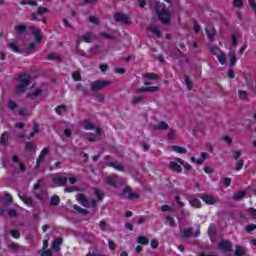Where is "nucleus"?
I'll return each instance as SVG.
<instances>
[{
    "label": "nucleus",
    "instance_id": "nucleus-62",
    "mask_svg": "<svg viewBox=\"0 0 256 256\" xmlns=\"http://www.w3.org/2000/svg\"><path fill=\"white\" fill-rule=\"evenodd\" d=\"M8 247L12 251H19V244H17V243H12V244L8 245Z\"/></svg>",
    "mask_w": 256,
    "mask_h": 256
},
{
    "label": "nucleus",
    "instance_id": "nucleus-24",
    "mask_svg": "<svg viewBox=\"0 0 256 256\" xmlns=\"http://www.w3.org/2000/svg\"><path fill=\"white\" fill-rule=\"evenodd\" d=\"M15 31L18 33V35H23V33H25V31H27V25L20 24L15 27Z\"/></svg>",
    "mask_w": 256,
    "mask_h": 256
},
{
    "label": "nucleus",
    "instance_id": "nucleus-13",
    "mask_svg": "<svg viewBox=\"0 0 256 256\" xmlns=\"http://www.w3.org/2000/svg\"><path fill=\"white\" fill-rule=\"evenodd\" d=\"M106 183L110 185L111 187H119L121 185V182L117 179V176H107Z\"/></svg>",
    "mask_w": 256,
    "mask_h": 256
},
{
    "label": "nucleus",
    "instance_id": "nucleus-45",
    "mask_svg": "<svg viewBox=\"0 0 256 256\" xmlns=\"http://www.w3.org/2000/svg\"><path fill=\"white\" fill-rule=\"evenodd\" d=\"M145 99V96H139V97H134L131 100L132 105H137V103H141Z\"/></svg>",
    "mask_w": 256,
    "mask_h": 256
},
{
    "label": "nucleus",
    "instance_id": "nucleus-19",
    "mask_svg": "<svg viewBox=\"0 0 256 256\" xmlns=\"http://www.w3.org/2000/svg\"><path fill=\"white\" fill-rule=\"evenodd\" d=\"M61 203V198L59 196L55 195L50 198V206L51 207H57Z\"/></svg>",
    "mask_w": 256,
    "mask_h": 256
},
{
    "label": "nucleus",
    "instance_id": "nucleus-22",
    "mask_svg": "<svg viewBox=\"0 0 256 256\" xmlns=\"http://www.w3.org/2000/svg\"><path fill=\"white\" fill-rule=\"evenodd\" d=\"M246 195L247 192L241 190L238 193L234 194L232 199H234V201H241V199H243Z\"/></svg>",
    "mask_w": 256,
    "mask_h": 256
},
{
    "label": "nucleus",
    "instance_id": "nucleus-38",
    "mask_svg": "<svg viewBox=\"0 0 256 256\" xmlns=\"http://www.w3.org/2000/svg\"><path fill=\"white\" fill-rule=\"evenodd\" d=\"M81 41H84V43H91V33L88 32L80 37Z\"/></svg>",
    "mask_w": 256,
    "mask_h": 256
},
{
    "label": "nucleus",
    "instance_id": "nucleus-17",
    "mask_svg": "<svg viewBox=\"0 0 256 256\" xmlns=\"http://www.w3.org/2000/svg\"><path fill=\"white\" fill-rule=\"evenodd\" d=\"M154 129L157 131H167V129H169V124L165 121H161L158 125L154 126Z\"/></svg>",
    "mask_w": 256,
    "mask_h": 256
},
{
    "label": "nucleus",
    "instance_id": "nucleus-61",
    "mask_svg": "<svg viewBox=\"0 0 256 256\" xmlns=\"http://www.w3.org/2000/svg\"><path fill=\"white\" fill-rule=\"evenodd\" d=\"M239 157H241V150L234 151L232 159L239 160Z\"/></svg>",
    "mask_w": 256,
    "mask_h": 256
},
{
    "label": "nucleus",
    "instance_id": "nucleus-3",
    "mask_svg": "<svg viewBox=\"0 0 256 256\" xmlns=\"http://www.w3.org/2000/svg\"><path fill=\"white\" fill-rule=\"evenodd\" d=\"M111 85V81L109 80H95L90 85V90L93 93H97L98 91H103L105 87H109Z\"/></svg>",
    "mask_w": 256,
    "mask_h": 256
},
{
    "label": "nucleus",
    "instance_id": "nucleus-18",
    "mask_svg": "<svg viewBox=\"0 0 256 256\" xmlns=\"http://www.w3.org/2000/svg\"><path fill=\"white\" fill-rule=\"evenodd\" d=\"M170 169H172V171H176L177 173L183 172V168H181V165H179L177 162H170Z\"/></svg>",
    "mask_w": 256,
    "mask_h": 256
},
{
    "label": "nucleus",
    "instance_id": "nucleus-16",
    "mask_svg": "<svg viewBox=\"0 0 256 256\" xmlns=\"http://www.w3.org/2000/svg\"><path fill=\"white\" fill-rule=\"evenodd\" d=\"M63 244V238H56L53 242H52V249L54 251H59V249H61V245Z\"/></svg>",
    "mask_w": 256,
    "mask_h": 256
},
{
    "label": "nucleus",
    "instance_id": "nucleus-2",
    "mask_svg": "<svg viewBox=\"0 0 256 256\" xmlns=\"http://www.w3.org/2000/svg\"><path fill=\"white\" fill-rule=\"evenodd\" d=\"M18 85L16 86V93H25L27 87L31 85V77L27 74H21L18 77Z\"/></svg>",
    "mask_w": 256,
    "mask_h": 256
},
{
    "label": "nucleus",
    "instance_id": "nucleus-60",
    "mask_svg": "<svg viewBox=\"0 0 256 256\" xmlns=\"http://www.w3.org/2000/svg\"><path fill=\"white\" fill-rule=\"evenodd\" d=\"M159 247V241L157 239L151 240V249H157Z\"/></svg>",
    "mask_w": 256,
    "mask_h": 256
},
{
    "label": "nucleus",
    "instance_id": "nucleus-44",
    "mask_svg": "<svg viewBox=\"0 0 256 256\" xmlns=\"http://www.w3.org/2000/svg\"><path fill=\"white\" fill-rule=\"evenodd\" d=\"M77 91H81L83 95H89V89L86 87H83L81 84L77 86Z\"/></svg>",
    "mask_w": 256,
    "mask_h": 256
},
{
    "label": "nucleus",
    "instance_id": "nucleus-34",
    "mask_svg": "<svg viewBox=\"0 0 256 256\" xmlns=\"http://www.w3.org/2000/svg\"><path fill=\"white\" fill-rule=\"evenodd\" d=\"M20 5H31L32 7H37L38 3L35 0H22Z\"/></svg>",
    "mask_w": 256,
    "mask_h": 256
},
{
    "label": "nucleus",
    "instance_id": "nucleus-32",
    "mask_svg": "<svg viewBox=\"0 0 256 256\" xmlns=\"http://www.w3.org/2000/svg\"><path fill=\"white\" fill-rule=\"evenodd\" d=\"M73 209L75 211H77L78 213H80V215H89V211L87 209H84V208H81L80 206L78 205H74L73 206Z\"/></svg>",
    "mask_w": 256,
    "mask_h": 256
},
{
    "label": "nucleus",
    "instance_id": "nucleus-58",
    "mask_svg": "<svg viewBox=\"0 0 256 256\" xmlns=\"http://www.w3.org/2000/svg\"><path fill=\"white\" fill-rule=\"evenodd\" d=\"M221 52V50L219 49V47H217V46H213L212 48H211V53H212V55H217L218 57H219V53Z\"/></svg>",
    "mask_w": 256,
    "mask_h": 256
},
{
    "label": "nucleus",
    "instance_id": "nucleus-52",
    "mask_svg": "<svg viewBox=\"0 0 256 256\" xmlns=\"http://www.w3.org/2000/svg\"><path fill=\"white\" fill-rule=\"evenodd\" d=\"M4 201L8 204L11 205V203H13V197L11 196V194H6L4 196Z\"/></svg>",
    "mask_w": 256,
    "mask_h": 256
},
{
    "label": "nucleus",
    "instance_id": "nucleus-5",
    "mask_svg": "<svg viewBox=\"0 0 256 256\" xmlns=\"http://www.w3.org/2000/svg\"><path fill=\"white\" fill-rule=\"evenodd\" d=\"M218 247L223 253H231L233 251V244L229 240H222L219 244Z\"/></svg>",
    "mask_w": 256,
    "mask_h": 256
},
{
    "label": "nucleus",
    "instance_id": "nucleus-9",
    "mask_svg": "<svg viewBox=\"0 0 256 256\" xmlns=\"http://www.w3.org/2000/svg\"><path fill=\"white\" fill-rule=\"evenodd\" d=\"M159 91V87L157 86H149V87H142L136 89L135 93L141 94V93H157Z\"/></svg>",
    "mask_w": 256,
    "mask_h": 256
},
{
    "label": "nucleus",
    "instance_id": "nucleus-26",
    "mask_svg": "<svg viewBox=\"0 0 256 256\" xmlns=\"http://www.w3.org/2000/svg\"><path fill=\"white\" fill-rule=\"evenodd\" d=\"M8 141H9V133L8 132L2 133L0 136L1 145H6Z\"/></svg>",
    "mask_w": 256,
    "mask_h": 256
},
{
    "label": "nucleus",
    "instance_id": "nucleus-46",
    "mask_svg": "<svg viewBox=\"0 0 256 256\" xmlns=\"http://www.w3.org/2000/svg\"><path fill=\"white\" fill-rule=\"evenodd\" d=\"M86 138L88 141H90V143H95V141H97V136H95L93 133H88Z\"/></svg>",
    "mask_w": 256,
    "mask_h": 256
},
{
    "label": "nucleus",
    "instance_id": "nucleus-39",
    "mask_svg": "<svg viewBox=\"0 0 256 256\" xmlns=\"http://www.w3.org/2000/svg\"><path fill=\"white\" fill-rule=\"evenodd\" d=\"M244 161L243 159L236 160L235 171H241L243 169Z\"/></svg>",
    "mask_w": 256,
    "mask_h": 256
},
{
    "label": "nucleus",
    "instance_id": "nucleus-35",
    "mask_svg": "<svg viewBox=\"0 0 256 256\" xmlns=\"http://www.w3.org/2000/svg\"><path fill=\"white\" fill-rule=\"evenodd\" d=\"M8 47H9V49H11V51H14V53H21L19 46H17V44H15V42H10L8 44Z\"/></svg>",
    "mask_w": 256,
    "mask_h": 256
},
{
    "label": "nucleus",
    "instance_id": "nucleus-47",
    "mask_svg": "<svg viewBox=\"0 0 256 256\" xmlns=\"http://www.w3.org/2000/svg\"><path fill=\"white\" fill-rule=\"evenodd\" d=\"M149 31H151V33H153V35H155L157 37H161V31L159 30L158 27L149 28Z\"/></svg>",
    "mask_w": 256,
    "mask_h": 256
},
{
    "label": "nucleus",
    "instance_id": "nucleus-6",
    "mask_svg": "<svg viewBox=\"0 0 256 256\" xmlns=\"http://www.w3.org/2000/svg\"><path fill=\"white\" fill-rule=\"evenodd\" d=\"M114 19L117 22L124 23L125 25H131V21H129V16H127L123 12H117L114 14Z\"/></svg>",
    "mask_w": 256,
    "mask_h": 256
},
{
    "label": "nucleus",
    "instance_id": "nucleus-1",
    "mask_svg": "<svg viewBox=\"0 0 256 256\" xmlns=\"http://www.w3.org/2000/svg\"><path fill=\"white\" fill-rule=\"evenodd\" d=\"M156 15L163 25H169L171 23V10L166 5L159 10V3H156Z\"/></svg>",
    "mask_w": 256,
    "mask_h": 256
},
{
    "label": "nucleus",
    "instance_id": "nucleus-11",
    "mask_svg": "<svg viewBox=\"0 0 256 256\" xmlns=\"http://www.w3.org/2000/svg\"><path fill=\"white\" fill-rule=\"evenodd\" d=\"M76 199L80 203V205H82V207H86V209H89V207H91V205L89 204V200L87 199V197H85V194H77Z\"/></svg>",
    "mask_w": 256,
    "mask_h": 256
},
{
    "label": "nucleus",
    "instance_id": "nucleus-51",
    "mask_svg": "<svg viewBox=\"0 0 256 256\" xmlns=\"http://www.w3.org/2000/svg\"><path fill=\"white\" fill-rule=\"evenodd\" d=\"M100 37H104L105 39H110V40L115 39V35L108 34V33H105V32L100 33Z\"/></svg>",
    "mask_w": 256,
    "mask_h": 256
},
{
    "label": "nucleus",
    "instance_id": "nucleus-29",
    "mask_svg": "<svg viewBox=\"0 0 256 256\" xmlns=\"http://www.w3.org/2000/svg\"><path fill=\"white\" fill-rule=\"evenodd\" d=\"M189 203L192 207H196L197 209H201V200L195 198V199H190Z\"/></svg>",
    "mask_w": 256,
    "mask_h": 256
},
{
    "label": "nucleus",
    "instance_id": "nucleus-20",
    "mask_svg": "<svg viewBox=\"0 0 256 256\" xmlns=\"http://www.w3.org/2000/svg\"><path fill=\"white\" fill-rule=\"evenodd\" d=\"M216 234H217V226L215 225V223H211L208 227V235L209 237H213Z\"/></svg>",
    "mask_w": 256,
    "mask_h": 256
},
{
    "label": "nucleus",
    "instance_id": "nucleus-27",
    "mask_svg": "<svg viewBox=\"0 0 256 256\" xmlns=\"http://www.w3.org/2000/svg\"><path fill=\"white\" fill-rule=\"evenodd\" d=\"M41 93H43V90L37 89L34 91V93H28L27 97H29V99H37V97H39V95H41Z\"/></svg>",
    "mask_w": 256,
    "mask_h": 256
},
{
    "label": "nucleus",
    "instance_id": "nucleus-56",
    "mask_svg": "<svg viewBox=\"0 0 256 256\" xmlns=\"http://www.w3.org/2000/svg\"><path fill=\"white\" fill-rule=\"evenodd\" d=\"M255 229H256L255 224H250V225L245 227V231H247V233H251L252 231H255Z\"/></svg>",
    "mask_w": 256,
    "mask_h": 256
},
{
    "label": "nucleus",
    "instance_id": "nucleus-30",
    "mask_svg": "<svg viewBox=\"0 0 256 256\" xmlns=\"http://www.w3.org/2000/svg\"><path fill=\"white\" fill-rule=\"evenodd\" d=\"M84 129H85V131H93V130H95V124H93V122H91V121H85Z\"/></svg>",
    "mask_w": 256,
    "mask_h": 256
},
{
    "label": "nucleus",
    "instance_id": "nucleus-43",
    "mask_svg": "<svg viewBox=\"0 0 256 256\" xmlns=\"http://www.w3.org/2000/svg\"><path fill=\"white\" fill-rule=\"evenodd\" d=\"M166 221L170 223V227L175 228L177 227V223L175 222V219L171 216H166L165 217Z\"/></svg>",
    "mask_w": 256,
    "mask_h": 256
},
{
    "label": "nucleus",
    "instance_id": "nucleus-23",
    "mask_svg": "<svg viewBox=\"0 0 256 256\" xmlns=\"http://www.w3.org/2000/svg\"><path fill=\"white\" fill-rule=\"evenodd\" d=\"M184 83H185L188 91H191L193 89V81H191V78H189L188 75L184 76Z\"/></svg>",
    "mask_w": 256,
    "mask_h": 256
},
{
    "label": "nucleus",
    "instance_id": "nucleus-15",
    "mask_svg": "<svg viewBox=\"0 0 256 256\" xmlns=\"http://www.w3.org/2000/svg\"><path fill=\"white\" fill-rule=\"evenodd\" d=\"M19 199L25 203V205H28V207H33V198L31 196H25V195H18Z\"/></svg>",
    "mask_w": 256,
    "mask_h": 256
},
{
    "label": "nucleus",
    "instance_id": "nucleus-53",
    "mask_svg": "<svg viewBox=\"0 0 256 256\" xmlns=\"http://www.w3.org/2000/svg\"><path fill=\"white\" fill-rule=\"evenodd\" d=\"M88 21H90V23H94V25H99V18L95 16H89Z\"/></svg>",
    "mask_w": 256,
    "mask_h": 256
},
{
    "label": "nucleus",
    "instance_id": "nucleus-33",
    "mask_svg": "<svg viewBox=\"0 0 256 256\" xmlns=\"http://www.w3.org/2000/svg\"><path fill=\"white\" fill-rule=\"evenodd\" d=\"M55 112L57 115H63V113L67 112V107L65 105H60L55 108Z\"/></svg>",
    "mask_w": 256,
    "mask_h": 256
},
{
    "label": "nucleus",
    "instance_id": "nucleus-50",
    "mask_svg": "<svg viewBox=\"0 0 256 256\" xmlns=\"http://www.w3.org/2000/svg\"><path fill=\"white\" fill-rule=\"evenodd\" d=\"M25 149L26 151H35V146L33 145V142H26Z\"/></svg>",
    "mask_w": 256,
    "mask_h": 256
},
{
    "label": "nucleus",
    "instance_id": "nucleus-40",
    "mask_svg": "<svg viewBox=\"0 0 256 256\" xmlns=\"http://www.w3.org/2000/svg\"><path fill=\"white\" fill-rule=\"evenodd\" d=\"M109 167H113V169H116V171H125L121 165L116 164L115 162H108Z\"/></svg>",
    "mask_w": 256,
    "mask_h": 256
},
{
    "label": "nucleus",
    "instance_id": "nucleus-55",
    "mask_svg": "<svg viewBox=\"0 0 256 256\" xmlns=\"http://www.w3.org/2000/svg\"><path fill=\"white\" fill-rule=\"evenodd\" d=\"M8 109H10V111H15V109H17V104L10 100L8 102Z\"/></svg>",
    "mask_w": 256,
    "mask_h": 256
},
{
    "label": "nucleus",
    "instance_id": "nucleus-14",
    "mask_svg": "<svg viewBox=\"0 0 256 256\" xmlns=\"http://www.w3.org/2000/svg\"><path fill=\"white\" fill-rule=\"evenodd\" d=\"M206 35L210 41H215V36L217 35V30L213 27L205 28Z\"/></svg>",
    "mask_w": 256,
    "mask_h": 256
},
{
    "label": "nucleus",
    "instance_id": "nucleus-54",
    "mask_svg": "<svg viewBox=\"0 0 256 256\" xmlns=\"http://www.w3.org/2000/svg\"><path fill=\"white\" fill-rule=\"evenodd\" d=\"M234 7L241 9L243 7V0H233Z\"/></svg>",
    "mask_w": 256,
    "mask_h": 256
},
{
    "label": "nucleus",
    "instance_id": "nucleus-28",
    "mask_svg": "<svg viewBox=\"0 0 256 256\" xmlns=\"http://www.w3.org/2000/svg\"><path fill=\"white\" fill-rule=\"evenodd\" d=\"M193 235V228H186L183 230L182 237L189 239Z\"/></svg>",
    "mask_w": 256,
    "mask_h": 256
},
{
    "label": "nucleus",
    "instance_id": "nucleus-21",
    "mask_svg": "<svg viewBox=\"0 0 256 256\" xmlns=\"http://www.w3.org/2000/svg\"><path fill=\"white\" fill-rule=\"evenodd\" d=\"M144 79H147L148 81H157V79H159V75L148 72L144 75Z\"/></svg>",
    "mask_w": 256,
    "mask_h": 256
},
{
    "label": "nucleus",
    "instance_id": "nucleus-57",
    "mask_svg": "<svg viewBox=\"0 0 256 256\" xmlns=\"http://www.w3.org/2000/svg\"><path fill=\"white\" fill-rule=\"evenodd\" d=\"M8 215H9V217H11L12 219H15V217L18 216L17 210H15V209H10V210L8 211Z\"/></svg>",
    "mask_w": 256,
    "mask_h": 256
},
{
    "label": "nucleus",
    "instance_id": "nucleus-10",
    "mask_svg": "<svg viewBox=\"0 0 256 256\" xmlns=\"http://www.w3.org/2000/svg\"><path fill=\"white\" fill-rule=\"evenodd\" d=\"M123 194L127 195L126 198L129 199L130 201H133V199H139V194L133 193V190H131L129 186H126L123 189Z\"/></svg>",
    "mask_w": 256,
    "mask_h": 256
},
{
    "label": "nucleus",
    "instance_id": "nucleus-49",
    "mask_svg": "<svg viewBox=\"0 0 256 256\" xmlns=\"http://www.w3.org/2000/svg\"><path fill=\"white\" fill-rule=\"evenodd\" d=\"M237 63V56L235 54H230V66L235 67Z\"/></svg>",
    "mask_w": 256,
    "mask_h": 256
},
{
    "label": "nucleus",
    "instance_id": "nucleus-37",
    "mask_svg": "<svg viewBox=\"0 0 256 256\" xmlns=\"http://www.w3.org/2000/svg\"><path fill=\"white\" fill-rule=\"evenodd\" d=\"M137 243H139L140 245H149V240L145 236H139L137 239Z\"/></svg>",
    "mask_w": 256,
    "mask_h": 256
},
{
    "label": "nucleus",
    "instance_id": "nucleus-36",
    "mask_svg": "<svg viewBox=\"0 0 256 256\" xmlns=\"http://www.w3.org/2000/svg\"><path fill=\"white\" fill-rule=\"evenodd\" d=\"M245 255V248H243V246H236V250H235V256H243Z\"/></svg>",
    "mask_w": 256,
    "mask_h": 256
},
{
    "label": "nucleus",
    "instance_id": "nucleus-25",
    "mask_svg": "<svg viewBox=\"0 0 256 256\" xmlns=\"http://www.w3.org/2000/svg\"><path fill=\"white\" fill-rule=\"evenodd\" d=\"M172 150H174L176 153H179L180 155H185V153H187L186 148L177 145L172 146Z\"/></svg>",
    "mask_w": 256,
    "mask_h": 256
},
{
    "label": "nucleus",
    "instance_id": "nucleus-64",
    "mask_svg": "<svg viewBox=\"0 0 256 256\" xmlns=\"http://www.w3.org/2000/svg\"><path fill=\"white\" fill-rule=\"evenodd\" d=\"M248 213H250L252 219H256V209L255 208H248Z\"/></svg>",
    "mask_w": 256,
    "mask_h": 256
},
{
    "label": "nucleus",
    "instance_id": "nucleus-41",
    "mask_svg": "<svg viewBox=\"0 0 256 256\" xmlns=\"http://www.w3.org/2000/svg\"><path fill=\"white\" fill-rule=\"evenodd\" d=\"M43 161H45V156L40 154L36 160L35 169H39V167H41V163H43Z\"/></svg>",
    "mask_w": 256,
    "mask_h": 256
},
{
    "label": "nucleus",
    "instance_id": "nucleus-48",
    "mask_svg": "<svg viewBox=\"0 0 256 256\" xmlns=\"http://www.w3.org/2000/svg\"><path fill=\"white\" fill-rule=\"evenodd\" d=\"M10 235L14 237V239H19L21 232H19V230H10Z\"/></svg>",
    "mask_w": 256,
    "mask_h": 256
},
{
    "label": "nucleus",
    "instance_id": "nucleus-63",
    "mask_svg": "<svg viewBox=\"0 0 256 256\" xmlns=\"http://www.w3.org/2000/svg\"><path fill=\"white\" fill-rule=\"evenodd\" d=\"M231 183H232L231 178H229V177L223 178L224 186L229 187L231 185Z\"/></svg>",
    "mask_w": 256,
    "mask_h": 256
},
{
    "label": "nucleus",
    "instance_id": "nucleus-42",
    "mask_svg": "<svg viewBox=\"0 0 256 256\" xmlns=\"http://www.w3.org/2000/svg\"><path fill=\"white\" fill-rule=\"evenodd\" d=\"M95 197L98 201H103L104 194L100 189L95 188Z\"/></svg>",
    "mask_w": 256,
    "mask_h": 256
},
{
    "label": "nucleus",
    "instance_id": "nucleus-12",
    "mask_svg": "<svg viewBox=\"0 0 256 256\" xmlns=\"http://www.w3.org/2000/svg\"><path fill=\"white\" fill-rule=\"evenodd\" d=\"M52 181L59 187H67V177L65 176H56L52 179Z\"/></svg>",
    "mask_w": 256,
    "mask_h": 256
},
{
    "label": "nucleus",
    "instance_id": "nucleus-31",
    "mask_svg": "<svg viewBox=\"0 0 256 256\" xmlns=\"http://www.w3.org/2000/svg\"><path fill=\"white\" fill-rule=\"evenodd\" d=\"M189 217V212L185 210H181L180 215L178 216V223H182L183 220L187 219Z\"/></svg>",
    "mask_w": 256,
    "mask_h": 256
},
{
    "label": "nucleus",
    "instance_id": "nucleus-4",
    "mask_svg": "<svg viewBox=\"0 0 256 256\" xmlns=\"http://www.w3.org/2000/svg\"><path fill=\"white\" fill-rule=\"evenodd\" d=\"M49 11V8L40 7L38 8L37 12L31 14L32 21H41L42 23H47V18H39L37 15H45Z\"/></svg>",
    "mask_w": 256,
    "mask_h": 256
},
{
    "label": "nucleus",
    "instance_id": "nucleus-8",
    "mask_svg": "<svg viewBox=\"0 0 256 256\" xmlns=\"http://www.w3.org/2000/svg\"><path fill=\"white\" fill-rule=\"evenodd\" d=\"M199 199H202L206 205H215L216 200L213 195L209 194H198Z\"/></svg>",
    "mask_w": 256,
    "mask_h": 256
},
{
    "label": "nucleus",
    "instance_id": "nucleus-7",
    "mask_svg": "<svg viewBox=\"0 0 256 256\" xmlns=\"http://www.w3.org/2000/svg\"><path fill=\"white\" fill-rule=\"evenodd\" d=\"M30 31L32 35H34V39L36 43H41L43 41V35H41V29L35 27V26H30Z\"/></svg>",
    "mask_w": 256,
    "mask_h": 256
},
{
    "label": "nucleus",
    "instance_id": "nucleus-59",
    "mask_svg": "<svg viewBox=\"0 0 256 256\" xmlns=\"http://www.w3.org/2000/svg\"><path fill=\"white\" fill-rule=\"evenodd\" d=\"M72 78L74 81H81V73L79 72L72 73Z\"/></svg>",
    "mask_w": 256,
    "mask_h": 256
}]
</instances>
